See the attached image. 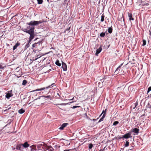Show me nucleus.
<instances>
[{
	"label": "nucleus",
	"instance_id": "22",
	"mask_svg": "<svg viewBox=\"0 0 151 151\" xmlns=\"http://www.w3.org/2000/svg\"><path fill=\"white\" fill-rule=\"evenodd\" d=\"M100 81L101 82H99L98 84L99 83L100 84L99 85V87H101L102 86V84H101V82L102 84L103 83V82L104 81V79H101Z\"/></svg>",
	"mask_w": 151,
	"mask_h": 151
},
{
	"label": "nucleus",
	"instance_id": "21",
	"mask_svg": "<svg viewBox=\"0 0 151 151\" xmlns=\"http://www.w3.org/2000/svg\"><path fill=\"white\" fill-rule=\"evenodd\" d=\"M55 64L58 66H61V63L59 62V61L58 60H57L56 61Z\"/></svg>",
	"mask_w": 151,
	"mask_h": 151
},
{
	"label": "nucleus",
	"instance_id": "25",
	"mask_svg": "<svg viewBox=\"0 0 151 151\" xmlns=\"http://www.w3.org/2000/svg\"><path fill=\"white\" fill-rule=\"evenodd\" d=\"M108 31L109 33H111L112 32V29L111 27H109L108 29Z\"/></svg>",
	"mask_w": 151,
	"mask_h": 151
},
{
	"label": "nucleus",
	"instance_id": "50",
	"mask_svg": "<svg viewBox=\"0 0 151 151\" xmlns=\"http://www.w3.org/2000/svg\"><path fill=\"white\" fill-rule=\"evenodd\" d=\"M0 73H1V70H0Z\"/></svg>",
	"mask_w": 151,
	"mask_h": 151
},
{
	"label": "nucleus",
	"instance_id": "9",
	"mask_svg": "<svg viewBox=\"0 0 151 151\" xmlns=\"http://www.w3.org/2000/svg\"><path fill=\"white\" fill-rule=\"evenodd\" d=\"M62 68H63V71H66L67 70L66 64L65 63L62 61Z\"/></svg>",
	"mask_w": 151,
	"mask_h": 151
},
{
	"label": "nucleus",
	"instance_id": "41",
	"mask_svg": "<svg viewBox=\"0 0 151 151\" xmlns=\"http://www.w3.org/2000/svg\"><path fill=\"white\" fill-rule=\"evenodd\" d=\"M42 146V144H39L37 145V147L38 148H40L41 147V146Z\"/></svg>",
	"mask_w": 151,
	"mask_h": 151
},
{
	"label": "nucleus",
	"instance_id": "14",
	"mask_svg": "<svg viewBox=\"0 0 151 151\" xmlns=\"http://www.w3.org/2000/svg\"><path fill=\"white\" fill-rule=\"evenodd\" d=\"M128 17L129 20H134V19L132 17V14L129 13H128Z\"/></svg>",
	"mask_w": 151,
	"mask_h": 151
},
{
	"label": "nucleus",
	"instance_id": "38",
	"mask_svg": "<svg viewBox=\"0 0 151 151\" xmlns=\"http://www.w3.org/2000/svg\"><path fill=\"white\" fill-rule=\"evenodd\" d=\"M4 69V67L2 65L0 64V69Z\"/></svg>",
	"mask_w": 151,
	"mask_h": 151
},
{
	"label": "nucleus",
	"instance_id": "49",
	"mask_svg": "<svg viewBox=\"0 0 151 151\" xmlns=\"http://www.w3.org/2000/svg\"><path fill=\"white\" fill-rule=\"evenodd\" d=\"M96 119H93V121H96Z\"/></svg>",
	"mask_w": 151,
	"mask_h": 151
},
{
	"label": "nucleus",
	"instance_id": "18",
	"mask_svg": "<svg viewBox=\"0 0 151 151\" xmlns=\"http://www.w3.org/2000/svg\"><path fill=\"white\" fill-rule=\"evenodd\" d=\"M20 45V43L19 42H17V43L13 46V50H15Z\"/></svg>",
	"mask_w": 151,
	"mask_h": 151
},
{
	"label": "nucleus",
	"instance_id": "2",
	"mask_svg": "<svg viewBox=\"0 0 151 151\" xmlns=\"http://www.w3.org/2000/svg\"><path fill=\"white\" fill-rule=\"evenodd\" d=\"M56 86L54 83H52L51 85H49L48 86L46 87H43L40 89H37L36 90H34L32 91L34 92L35 91H40L43 90H45L46 91L47 89L49 88H52V87H53L54 88H55Z\"/></svg>",
	"mask_w": 151,
	"mask_h": 151
},
{
	"label": "nucleus",
	"instance_id": "13",
	"mask_svg": "<svg viewBox=\"0 0 151 151\" xmlns=\"http://www.w3.org/2000/svg\"><path fill=\"white\" fill-rule=\"evenodd\" d=\"M68 124L67 123H63L59 127V129L60 130H63L64 128L66 127Z\"/></svg>",
	"mask_w": 151,
	"mask_h": 151
},
{
	"label": "nucleus",
	"instance_id": "44",
	"mask_svg": "<svg viewBox=\"0 0 151 151\" xmlns=\"http://www.w3.org/2000/svg\"><path fill=\"white\" fill-rule=\"evenodd\" d=\"M133 146L130 147L129 150H132L133 149Z\"/></svg>",
	"mask_w": 151,
	"mask_h": 151
},
{
	"label": "nucleus",
	"instance_id": "12",
	"mask_svg": "<svg viewBox=\"0 0 151 151\" xmlns=\"http://www.w3.org/2000/svg\"><path fill=\"white\" fill-rule=\"evenodd\" d=\"M42 43V42L41 41L38 42L37 43H35L33 44L32 45V47L33 48H34L35 47H38V46H39V45H41Z\"/></svg>",
	"mask_w": 151,
	"mask_h": 151
},
{
	"label": "nucleus",
	"instance_id": "1",
	"mask_svg": "<svg viewBox=\"0 0 151 151\" xmlns=\"http://www.w3.org/2000/svg\"><path fill=\"white\" fill-rule=\"evenodd\" d=\"M35 27H29L27 29L24 28L23 29V31L29 34L30 35L29 38H34L36 34L35 33L34 31Z\"/></svg>",
	"mask_w": 151,
	"mask_h": 151
},
{
	"label": "nucleus",
	"instance_id": "32",
	"mask_svg": "<svg viewBox=\"0 0 151 151\" xmlns=\"http://www.w3.org/2000/svg\"><path fill=\"white\" fill-rule=\"evenodd\" d=\"M143 43L142 44V45L143 46H144L146 45V40H143Z\"/></svg>",
	"mask_w": 151,
	"mask_h": 151
},
{
	"label": "nucleus",
	"instance_id": "34",
	"mask_svg": "<svg viewBox=\"0 0 151 151\" xmlns=\"http://www.w3.org/2000/svg\"><path fill=\"white\" fill-rule=\"evenodd\" d=\"M138 105V103L137 102H136V103H135L134 104V107H133V109H134Z\"/></svg>",
	"mask_w": 151,
	"mask_h": 151
},
{
	"label": "nucleus",
	"instance_id": "28",
	"mask_svg": "<svg viewBox=\"0 0 151 151\" xmlns=\"http://www.w3.org/2000/svg\"><path fill=\"white\" fill-rule=\"evenodd\" d=\"M27 83V81L26 80H24L23 81L22 84L23 85H25Z\"/></svg>",
	"mask_w": 151,
	"mask_h": 151
},
{
	"label": "nucleus",
	"instance_id": "3",
	"mask_svg": "<svg viewBox=\"0 0 151 151\" xmlns=\"http://www.w3.org/2000/svg\"><path fill=\"white\" fill-rule=\"evenodd\" d=\"M43 147H42V149L46 150H45L44 151H53V149L51 146H48L47 145L44 144V143L43 145Z\"/></svg>",
	"mask_w": 151,
	"mask_h": 151
},
{
	"label": "nucleus",
	"instance_id": "43",
	"mask_svg": "<svg viewBox=\"0 0 151 151\" xmlns=\"http://www.w3.org/2000/svg\"><path fill=\"white\" fill-rule=\"evenodd\" d=\"M40 57H41V56H39V55H38L37 56V58L36 59H35V60H36L37 59H38V58H40Z\"/></svg>",
	"mask_w": 151,
	"mask_h": 151
},
{
	"label": "nucleus",
	"instance_id": "35",
	"mask_svg": "<svg viewBox=\"0 0 151 151\" xmlns=\"http://www.w3.org/2000/svg\"><path fill=\"white\" fill-rule=\"evenodd\" d=\"M11 122V120H9L8 121V123L6 124L7 125H9Z\"/></svg>",
	"mask_w": 151,
	"mask_h": 151
},
{
	"label": "nucleus",
	"instance_id": "30",
	"mask_svg": "<svg viewBox=\"0 0 151 151\" xmlns=\"http://www.w3.org/2000/svg\"><path fill=\"white\" fill-rule=\"evenodd\" d=\"M38 4H42L43 2V0H37Z\"/></svg>",
	"mask_w": 151,
	"mask_h": 151
},
{
	"label": "nucleus",
	"instance_id": "51",
	"mask_svg": "<svg viewBox=\"0 0 151 151\" xmlns=\"http://www.w3.org/2000/svg\"><path fill=\"white\" fill-rule=\"evenodd\" d=\"M143 115H142V116H143Z\"/></svg>",
	"mask_w": 151,
	"mask_h": 151
},
{
	"label": "nucleus",
	"instance_id": "33",
	"mask_svg": "<svg viewBox=\"0 0 151 151\" xmlns=\"http://www.w3.org/2000/svg\"><path fill=\"white\" fill-rule=\"evenodd\" d=\"M93 147V144L92 143H90L88 147L89 149H91Z\"/></svg>",
	"mask_w": 151,
	"mask_h": 151
},
{
	"label": "nucleus",
	"instance_id": "10",
	"mask_svg": "<svg viewBox=\"0 0 151 151\" xmlns=\"http://www.w3.org/2000/svg\"><path fill=\"white\" fill-rule=\"evenodd\" d=\"M22 147L21 145V144H19L16 146V149L21 151H25L24 150H23Z\"/></svg>",
	"mask_w": 151,
	"mask_h": 151
},
{
	"label": "nucleus",
	"instance_id": "8",
	"mask_svg": "<svg viewBox=\"0 0 151 151\" xmlns=\"http://www.w3.org/2000/svg\"><path fill=\"white\" fill-rule=\"evenodd\" d=\"M13 95L12 91L11 90L8 91V93L6 94L5 96L6 98L7 99H9V98L12 96Z\"/></svg>",
	"mask_w": 151,
	"mask_h": 151
},
{
	"label": "nucleus",
	"instance_id": "15",
	"mask_svg": "<svg viewBox=\"0 0 151 151\" xmlns=\"http://www.w3.org/2000/svg\"><path fill=\"white\" fill-rule=\"evenodd\" d=\"M139 129L137 128H134L132 129V132L138 134L139 132Z\"/></svg>",
	"mask_w": 151,
	"mask_h": 151
},
{
	"label": "nucleus",
	"instance_id": "24",
	"mask_svg": "<svg viewBox=\"0 0 151 151\" xmlns=\"http://www.w3.org/2000/svg\"><path fill=\"white\" fill-rule=\"evenodd\" d=\"M105 115H103L101 118H100V119H99V121L98 122H100L101 121H103V119L105 117Z\"/></svg>",
	"mask_w": 151,
	"mask_h": 151
},
{
	"label": "nucleus",
	"instance_id": "27",
	"mask_svg": "<svg viewBox=\"0 0 151 151\" xmlns=\"http://www.w3.org/2000/svg\"><path fill=\"white\" fill-rule=\"evenodd\" d=\"M121 22H122V24H125V22L124 20V18H123L122 17L121 18Z\"/></svg>",
	"mask_w": 151,
	"mask_h": 151
},
{
	"label": "nucleus",
	"instance_id": "48",
	"mask_svg": "<svg viewBox=\"0 0 151 151\" xmlns=\"http://www.w3.org/2000/svg\"><path fill=\"white\" fill-rule=\"evenodd\" d=\"M149 32H150V36H151V31L150 30H149Z\"/></svg>",
	"mask_w": 151,
	"mask_h": 151
},
{
	"label": "nucleus",
	"instance_id": "36",
	"mask_svg": "<svg viewBox=\"0 0 151 151\" xmlns=\"http://www.w3.org/2000/svg\"><path fill=\"white\" fill-rule=\"evenodd\" d=\"M151 91V86L149 87L148 89V91H147V93H148L150 91Z\"/></svg>",
	"mask_w": 151,
	"mask_h": 151
},
{
	"label": "nucleus",
	"instance_id": "17",
	"mask_svg": "<svg viewBox=\"0 0 151 151\" xmlns=\"http://www.w3.org/2000/svg\"><path fill=\"white\" fill-rule=\"evenodd\" d=\"M50 97V96L49 95L47 96H40L39 97L36 99H35L34 101H35L36 100H37L38 99H40L41 98H42V99H45V98H49Z\"/></svg>",
	"mask_w": 151,
	"mask_h": 151
},
{
	"label": "nucleus",
	"instance_id": "29",
	"mask_svg": "<svg viewBox=\"0 0 151 151\" xmlns=\"http://www.w3.org/2000/svg\"><path fill=\"white\" fill-rule=\"evenodd\" d=\"M105 32H102L100 34V36L101 37H104L105 35Z\"/></svg>",
	"mask_w": 151,
	"mask_h": 151
},
{
	"label": "nucleus",
	"instance_id": "46",
	"mask_svg": "<svg viewBox=\"0 0 151 151\" xmlns=\"http://www.w3.org/2000/svg\"><path fill=\"white\" fill-rule=\"evenodd\" d=\"M104 148L103 150L101 149L99 151H104Z\"/></svg>",
	"mask_w": 151,
	"mask_h": 151
},
{
	"label": "nucleus",
	"instance_id": "4",
	"mask_svg": "<svg viewBox=\"0 0 151 151\" xmlns=\"http://www.w3.org/2000/svg\"><path fill=\"white\" fill-rule=\"evenodd\" d=\"M42 22L41 21H32L30 22L27 23V24L30 26H35L39 24H41Z\"/></svg>",
	"mask_w": 151,
	"mask_h": 151
},
{
	"label": "nucleus",
	"instance_id": "7",
	"mask_svg": "<svg viewBox=\"0 0 151 151\" xmlns=\"http://www.w3.org/2000/svg\"><path fill=\"white\" fill-rule=\"evenodd\" d=\"M21 145L22 147L23 150H24V148H26L29 146V145L27 142H25L23 144H21Z\"/></svg>",
	"mask_w": 151,
	"mask_h": 151
},
{
	"label": "nucleus",
	"instance_id": "5",
	"mask_svg": "<svg viewBox=\"0 0 151 151\" xmlns=\"http://www.w3.org/2000/svg\"><path fill=\"white\" fill-rule=\"evenodd\" d=\"M132 134V132L129 131V132L123 135H122L120 139H128L129 138H132V136L131 135Z\"/></svg>",
	"mask_w": 151,
	"mask_h": 151
},
{
	"label": "nucleus",
	"instance_id": "52",
	"mask_svg": "<svg viewBox=\"0 0 151 151\" xmlns=\"http://www.w3.org/2000/svg\"><path fill=\"white\" fill-rule=\"evenodd\" d=\"M47 1H49V0H47Z\"/></svg>",
	"mask_w": 151,
	"mask_h": 151
},
{
	"label": "nucleus",
	"instance_id": "11",
	"mask_svg": "<svg viewBox=\"0 0 151 151\" xmlns=\"http://www.w3.org/2000/svg\"><path fill=\"white\" fill-rule=\"evenodd\" d=\"M102 49L101 46L98 49H97L95 53L96 55V56H98V54L101 52Z\"/></svg>",
	"mask_w": 151,
	"mask_h": 151
},
{
	"label": "nucleus",
	"instance_id": "6",
	"mask_svg": "<svg viewBox=\"0 0 151 151\" xmlns=\"http://www.w3.org/2000/svg\"><path fill=\"white\" fill-rule=\"evenodd\" d=\"M34 38H29V40L28 43L26 44L25 46L24 50H27V48L29 47L30 44V42Z\"/></svg>",
	"mask_w": 151,
	"mask_h": 151
},
{
	"label": "nucleus",
	"instance_id": "31",
	"mask_svg": "<svg viewBox=\"0 0 151 151\" xmlns=\"http://www.w3.org/2000/svg\"><path fill=\"white\" fill-rule=\"evenodd\" d=\"M119 123V122L118 121H116L114 122L113 125L114 126H115L117 124Z\"/></svg>",
	"mask_w": 151,
	"mask_h": 151
},
{
	"label": "nucleus",
	"instance_id": "26",
	"mask_svg": "<svg viewBox=\"0 0 151 151\" xmlns=\"http://www.w3.org/2000/svg\"><path fill=\"white\" fill-rule=\"evenodd\" d=\"M104 14H102L101 16V22H103L104 20Z\"/></svg>",
	"mask_w": 151,
	"mask_h": 151
},
{
	"label": "nucleus",
	"instance_id": "39",
	"mask_svg": "<svg viewBox=\"0 0 151 151\" xmlns=\"http://www.w3.org/2000/svg\"><path fill=\"white\" fill-rule=\"evenodd\" d=\"M106 109L105 110V111L103 110V111L102 112V114H103V115H105V114L106 113Z\"/></svg>",
	"mask_w": 151,
	"mask_h": 151
},
{
	"label": "nucleus",
	"instance_id": "37",
	"mask_svg": "<svg viewBox=\"0 0 151 151\" xmlns=\"http://www.w3.org/2000/svg\"><path fill=\"white\" fill-rule=\"evenodd\" d=\"M80 107V106H73V107H72V108L73 109H75L77 107Z\"/></svg>",
	"mask_w": 151,
	"mask_h": 151
},
{
	"label": "nucleus",
	"instance_id": "45",
	"mask_svg": "<svg viewBox=\"0 0 151 151\" xmlns=\"http://www.w3.org/2000/svg\"><path fill=\"white\" fill-rule=\"evenodd\" d=\"M70 150H65L63 151H69Z\"/></svg>",
	"mask_w": 151,
	"mask_h": 151
},
{
	"label": "nucleus",
	"instance_id": "19",
	"mask_svg": "<svg viewBox=\"0 0 151 151\" xmlns=\"http://www.w3.org/2000/svg\"><path fill=\"white\" fill-rule=\"evenodd\" d=\"M120 69H119L117 68L116 69V70L114 72V74L115 75H117L119 73V71H120Z\"/></svg>",
	"mask_w": 151,
	"mask_h": 151
},
{
	"label": "nucleus",
	"instance_id": "42",
	"mask_svg": "<svg viewBox=\"0 0 151 151\" xmlns=\"http://www.w3.org/2000/svg\"><path fill=\"white\" fill-rule=\"evenodd\" d=\"M65 104H57L56 105H65Z\"/></svg>",
	"mask_w": 151,
	"mask_h": 151
},
{
	"label": "nucleus",
	"instance_id": "40",
	"mask_svg": "<svg viewBox=\"0 0 151 151\" xmlns=\"http://www.w3.org/2000/svg\"><path fill=\"white\" fill-rule=\"evenodd\" d=\"M123 63L121 64L117 68H119V69H120V68L122 66V65H123Z\"/></svg>",
	"mask_w": 151,
	"mask_h": 151
},
{
	"label": "nucleus",
	"instance_id": "16",
	"mask_svg": "<svg viewBox=\"0 0 151 151\" xmlns=\"http://www.w3.org/2000/svg\"><path fill=\"white\" fill-rule=\"evenodd\" d=\"M30 147L31 148V151H34L36 150V148L35 146L34 145L30 146Z\"/></svg>",
	"mask_w": 151,
	"mask_h": 151
},
{
	"label": "nucleus",
	"instance_id": "20",
	"mask_svg": "<svg viewBox=\"0 0 151 151\" xmlns=\"http://www.w3.org/2000/svg\"><path fill=\"white\" fill-rule=\"evenodd\" d=\"M25 112V110L23 109H22L18 111V112L20 114H22Z\"/></svg>",
	"mask_w": 151,
	"mask_h": 151
},
{
	"label": "nucleus",
	"instance_id": "23",
	"mask_svg": "<svg viewBox=\"0 0 151 151\" xmlns=\"http://www.w3.org/2000/svg\"><path fill=\"white\" fill-rule=\"evenodd\" d=\"M125 144L124 145V146L125 147H127L129 146V142H128V140H126Z\"/></svg>",
	"mask_w": 151,
	"mask_h": 151
},
{
	"label": "nucleus",
	"instance_id": "47",
	"mask_svg": "<svg viewBox=\"0 0 151 151\" xmlns=\"http://www.w3.org/2000/svg\"><path fill=\"white\" fill-rule=\"evenodd\" d=\"M12 149L13 150H14L15 149V147H12Z\"/></svg>",
	"mask_w": 151,
	"mask_h": 151
}]
</instances>
